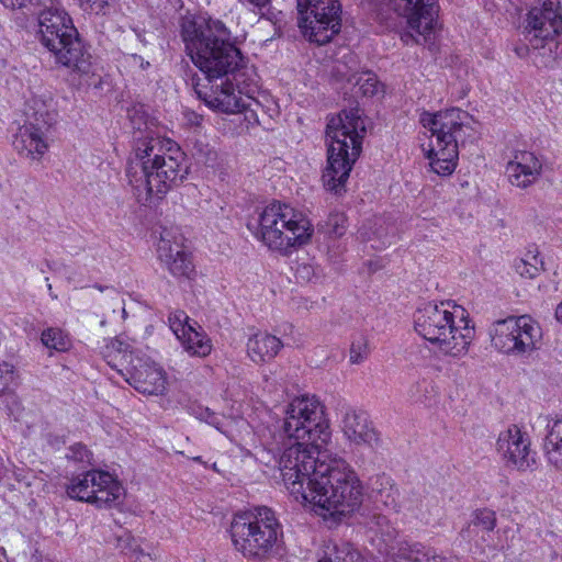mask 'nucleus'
<instances>
[{"instance_id": "f257e3e1", "label": "nucleus", "mask_w": 562, "mask_h": 562, "mask_svg": "<svg viewBox=\"0 0 562 562\" xmlns=\"http://www.w3.org/2000/svg\"><path fill=\"white\" fill-rule=\"evenodd\" d=\"M181 38L192 63L205 76V85L195 74L191 78L196 97L210 109L223 113L245 112L249 123H258L257 113L251 109L257 101L240 87L244 58L232 42L231 30L211 16H186L181 22Z\"/></svg>"}, {"instance_id": "f03ea898", "label": "nucleus", "mask_w": 562, "mask_h": 562, "mask_svg": "<svg viewBox=\"0 0 562 562\" xmlns=\"http://www.w3.org/2000/svg\"><path fill=\"white\" fill-rule=\"evenodd\" d=\"M278 469L289 493L311 504L313 512L335 521L362 504L363 486L355 470L341 458L322 451L318 442H285Z\"/></svg>"}, {"instance_id": "7ed1b4c3", "label": "nucleus", "mask_w": 562, "mask_h": 562, "mask_svg": "<svg viewBox=\"0 0 562 562\" xmlns=\"http://www.w3.org/2000/svg\"><path fill=\"white\" fill-rule=\"evenodd\" d=\"M188 175L186 155L171 139L145 137L138 139L134 158L126 169L134 195L142 204L160 200Z\"/></svg>"}, {"instance_id": "20e7f679", "label": "nucleus", "mask_w": 562, "mask_h": 562, "mask_svg": "<svg viewBox=\"0 0 562 562\" xmlns=\"http://www.w3.org/2000/svg\"><path fill=\"white\" fill-rule=\"evenodd\" d=\"M467 311L456 303L428 302L414 314L415 330L446 356L459 358L468 352L474 337Z\"/></svg>"}, {"instance_id": "39448f33", "label": "nucleus", "mask_w": 562, "mask_h": 562, "mask_svg": "<svg viewBox=\"0 0 562 562\" xmlns=\"http://www.w3.org/2000/svg\"><path fill=\"white\" fill-rule=\"evenodd\" d=\"M364 135L366 126L359 109L344 110L337 117L329 120L326 128L327 167L322 177L327 190L336 194L342 191L360 156Z\"/></svg>"}, {"instance_id": "423d86ee", "label": "nucleus", "mask_w": 562, "mask_h": 562, "mask_svg": "<svg viewBox=\"0 0 562 562\" xmlns=\"http://www.w3.org/2000/svg\"><path fill=\"white\" fill-rule=\"evenodd\" d=\"M313 232V225L301 211L273 202L260 213L256 236L270 249L288 252L307 244Z\"/></svg>"}, {"instance_id": "0eeeda50", "label": "nucleus", "mask_w": 562, "mask_h": 562, "mask_svg": "<svg viewBox=\"0 0 562 562\" xmlns=\"http://www.w3.org/2000/svg\"><path fill=\"white\" fill-rule=\"evenodd\" d=\"M282 437L288 442H318L326 445L331 436L324 406L314 396L295 397L285 409L281 425Z\"/></svg>"}, {"instance_id": "6e6552de", "label": "nucleus", "mask_w": 562, "mask_h": 562, "mask_svg": "<svg viewBox=\"0 0 562 562\" xmlns=\"http://www.w3.org/2000/svg\"><path fill=\"white\" fill-rule=\"evenodd\" d=\"M492 346L507 356L524 357L538 349L542 337L539 324L529 315L509 316L490 328Z\"/></svg>"}, {"instance_id": "1a4fd4ad", "label": "nucleus", "mask_w": 562, "mask_h": 562, "mask_svg": "<svg viewBox=\"0 0 562 562\" xmlns=\"http://www.w3.org/2000/svg\"><path fill=\"white\" fill-rule=\"evenodd\" d=\"M299 26L303 35L317 45L327 44L341 29L338 0H296Z\"/></svg>"}, {"instance_id": "9d476101", "label": "nucleus", "mask_w": 562, "mask_h": 562, "mask_svg": "<svg viewBox=\"0 0 562 562\" xmlns=\"http://www.w3.org/2000/svg\"><path fill=\"white\" fill-rule=\"evenodd\" d=\"M532 49L547 58L546 64L559 57L560 43L555 40L562 33V14L559 0H546L540 8H532L525 27Z\"/></svg>"}, {"instance_id": "9b49d317", "label": "nucleus", "mask_w": 562, "mask_h": 562, "mask_svg": "<svg viewBox=\"0 0 562 562\" xmlns=\"http://www.w3.org/2000/svg\"><path fill=\"white\" fill-rule=\"evenodd\" d=\"M66 493L70 498L97 508H112L121 503L124 488L109 472L92 470L72 477Z\"/></svg>"}, {"instance_id": "f8f14e48", "label": "nucleus", "mask_w": 562, "mask_h": 562, "mask_svg": "<svg viewBox=\"0 0 562 562\" xmlns=\"http://www.w3.org/2000/svg\"><path fill=\"white\" fill-rule=\"evenodd\" d=\"M387 7L406 20L400 33L405 45H423L434 32L439 7L436 0H387Z\"/></svg>"}, {"instance_id": "ddd939ff", "label": "nucleus", "mask_w": 562, "mask_h": 562, "mask_svg": "<svg viewBox=\"0 0 562 562\" xmlns=\"http://www.w3.org/2000/svg\"><path fill=\"white\" fill-rule=\"evenodd\" d=\"M469 120V114L457 108L436 113L424 112L419 119L422 125L436 136L437 146L458 150L474 137L475 132Z\"/></svg>"}, {"instance_id": "4468645a", "label": "nucleus", "mask_w": 562, "mask_h": 562, "mask_svg": "<svg viewBox=\"0 0 562 562\" xmlns=\"http://www.w3.org/2000/svg\"><path fill=\"white\" fill-rule=\"evenodd\" d=\"M496 452L507 468L517 471L536 468L537 452L531 449L530 437L517 425H512L499 432L496 440Z\"/></svg>"}, {"instance_id": "2eb2a0df", "label": "nucleus", "mask_w": 562, "mask_h": 562, "mask_svg": "<svg viewBox=\"0 0 562 562\" xmlns=\"http://www.w3.org/2000/svg\"><path fill=\"white\" fill-rule=\"evenodd\" d=\"M158 258L176 278L190 279L195 270L191 255L183 246V237L178 229L164 228L157 246Z\"/></svg>"}, {"instance_id": "dca6fc26", "label": "nucleus", "mask_w": 562, "mask_h": 562, "mask_svg": "<svg viewBox=\"0 0 562 562\" xmlns=\"http://www.w3.org/2000/svg\"><path fill=\"white\" fill-rule=\"evenodd\" d=\"M52 44L56 49H47L57 64L71 68L80 74H88L91 67V55L79 38L77 29L74 32L56 31Z\"/></svg>"}, {"instance_id": "f3484780", "label": "nucleus", "mask_w": 562, "mask_h": 562, "mask_svg": "<svg viewBox=\"0 0 562 562\" xmlns=\"http://www.w3.org/2000/svg\"><path fill=\"white\" fill-rule=\"evenodd\" d=\"M282 536V526L276 513L266 506L255 507V539L260 547L256 552V561L267 560L277 554Z\"/></svg>"}, {"instance_id": "a211bd4d", "label": "nucleus", "mask_w": 562, "mask_h": 562, "mask_svg": "<svg viewBox=\"0 0 562 562\" xmlns=\"http://www.w3.org/2000/svg\"><path fill=\"white\" fill-rule=\"evenodd\" d=\"M131 367L125 368L123 376L136 391L148 395H159L166 390V375L164 370L154 362L136 359L130 361Z\"/></svg>"}, {"instance_id": "6ab92c4d", "label": "nucleus", "mask_w": 562, "mask_h": 562, "mask_svg": "<svg viewBox=\"0 0 562 562\" xmlns=\"http://www.w3.org/2000/svg\"><path fill=\"white\" fill-rule=\"evenodd\" d=\"M340 427L346 439L355 445L375 448L380 443L379 434L364 411L344 407Z\"/></svg>"}, {"instance_id": "aec40b11", "label": "nucleus", "mask_w": 562, "mask_h": 562, "mask_svg": "<svg viewBox=\"0 0 562 562\" xmlns=\"http://www.w3.org/2000/svg\"><path fill=\"white\" fill-rule=\"evenodd\" d=\"M37 38L46 49H56L52 44L56 31L74 32V23L59 0H49L38 12Z\"/></svg>"}, {"instance_id": "412c9836", "label": "nucleus", "mask_w": 562, "mask_h": 562, "mask_svg": "<svg viewBox=\"0 0 562 562\" xmlns=\"http://www.w3.org/2000/svg\"><path fill=\"white\" fill-rule=\"evenodd\" d=\"M542 173L541 160L531 151H516L506 165V175L512 186L527 189L536 183Z\"/></svg>"}, {"instance_id": "4be33fe9", "label": "nucleus", "mask_w": 562, "mask_h": 562, "mask_svg": "<svg viewBox=\"0 0 562 562\" xmlns=\"http://www.w3.org/2000/svg\"><path fill=\"white\" fill-rule=\"evenodd\" d=\"M49 130L24 122L13 137V148L16 153L32 160H40L48 149L47 132Z\"/></svg>"}, {"instance_id": "5701e85b", "label": "nucleus", "mask_w": 562, "mask_h": 562, "mask_svg": "<svg viewBox=\"0 0 562 562\" xmlns=\"http://www.w3.org/2000/svg\"><path fill=\"white\" fill-rule=\"evenodd\" d=\"M231 537L235 549L246 559L256 561L259 546L255 539V508L236 514L231 522Z\"/></svg>"}, {"instance_id": "b1692460", "label": "nucleus", "mask_w": 562, "mask_h": 562, "mask_svg": "<svg viewBox=\"0 0 562 562\" xmlns=\"http://www.w3.org/2000/svg\"><path fill=\"white\" fill-rule=\"evenodd\" d=\"M385 553L404 562H443V557L435 549L405 538H395L386 544Z\"/></svg>"}, {"instance_id": "393cba45", "label": "nucleus", "mask_w": 562, "mask_h": 562, "mask_svg": "<svg viewBox=\"0 0 562 562\" xmlns=\"http://www.w3.org/2000/svg\"><path fill=\"white\" fill-rule=\"evenodd\" d=\"M25 121L49 130L56 123L57 112L52 94L47 91L34 93L25 104Z\"/></svg>"}, {"instance_id": "a878e982", "label": "nucleus", "mask_w": 562, "mask_h": 562, "mask_svg": "<svg viewBox=\"0 0 562 562\" xmlns=\"http://www.w3.org/2000/svg\"><path fill=\"white\" fill-rule=\"evenodd\" d=\"M282 347L281 340L268 333H257L247 342V352L256 363L268 362L273 359Z\"/></svg>"}, {"instance_id": "bb28decb", "label": "nucleus", "mask_w": 562, "mask_h": 562, "mask_svg": "<svg viewBox=\"0 0 562 562\" xmlns=\"http://www.w3.org/2000/svg\"><path fill=\"white\" fill-rule=\"evenodd\" d=\"M317 562H370L348 542H326L318 553Z\"/></svg>"}, {"instance_id": "cd10ccee", "label": "nucleus", "mask_w": 562, "mask_h": 562, "mask_svg": "<svg viewBox=\"0 0 562 562\" xmlns=\"http://www.w3.org/2000/svg\"><path fill=\"white\" fill-rule=\"evenodd\" d=\"M543 449L550 464L562 467V418L548 422Z\"/></svg>"}, {"instance_id": "c85d7f7f", "label": "nucleus", "mask_w": 562, "mask_h": 562, "mask_svg": "<svg viewBox=\"0 0 562 562\" xmlns=\"http://www.w3.org/2000/svg\"><path fill=\"white\" fill-rule=\"evenodd\" d=\"M198 330L194 326L187 328V334L179 340L183 349L193 357L204 358L212 351V341L206 333L199 326Z\"/></svg>"}, {"instance_id": "c756f323", "label": "nucleus", "mask_w": 562, "mask_h": 562, "mask_svg": "<svg viewBox=\"0 0 562 562\" xmlns=\"http://www.w3.org/2000/svg\"><path fill=\"white\" fill-rule=\"evenodd\" d=\"M496 526V515L495 512L487 508L476 509L472 514V519L469 525L463 528L460 532V536L468 541L473 540L477 533L479 529L482 531H492Z\"/></svg>"}, {"instance_id": "7c9ffc66", "label": "nucleus", "mask_w": 562, "mask_h": 562, "mask_svg": "<svg viewBox=\"0 0 562 562\" xmlns=\"http://www.w3.org/2000/svg\"><path fill=\"white\" fill-rule=\"evenodd\" d=\"M458 156V149L441 146H438L436 153L431 149L428 154L431 169L439 176H449L454 171Z\"/></svg>"}, {"instance_id": "2f4dec72", "label": "nucleus", "mask_w": 562, "mask_h": 562, "mask_svg": "<svg viewBox=\"0 0 562 562\" xmlns=\"http://www.w3.org/2000/svg\"><path fill=\"white\" fill-rule=\"evenodd\" d=\"M106 357H110L113 353H117L120 357L119 361L113 363L112 361H109V364L116 369L122 375L125 373V368L131 367L130 361L136 363V359L138 358L134 356L132 345L122 337L112 339L111 342L106 346Z\"/></svg>"}, {"instance_id": "473e14b6", "label": "nucleus", "mask_w": 562, "mask_h": 562, "mask_svg": "<svg viewBox=\"0 0 562 562\" xmlns=\"http://www.w3.org/2000/svg\"><path fill=\"white\" fill-rule=\"evenodd\" d=\"M41 342L50 351L65 352L71 348L69 335L59 327H47L41 334Z\"/></svg>"}, {"instance_id": "72a5a7b5", "label": "nucleus", "mask_w": 562, "mask_h": 562, "mask_svg": "<svg viewBox=\"0 0 562 562\" xmlns=\"http://www.w3.org/2000/svg\"><path fill=\"white\" fill-rule=\"evenodd\" d=\"M358 72V60L351 53L344 55L340 60H337L333 69V75L337 80H345L349 83L353 81Z\"/></svg>"}, {"instance_id": "f704fd0d", "label": "nucleus", "mask_w": 562, "mask_h": 562, "mask_svg": "<svg viewBox=\"0 0 562 562\" xmlns=\"http://www.w3.org/2000/svg\"><path fill=\"white\" fill-rule=\"evenodd\" d=\"M351 83L358 88L355 93H360L363 97H373L378 94L382 88L376 75L369 70L358 72Z\"/></svg>"}, {"instance_id": "c9c22d12", "label": "nucleus", "mask_w": 562, "mask_h": 562, "mask_svg": "<svg viewBox=\"0 0 562 562\" xmlns=\"http://www.w3.org/2000/svg\"><path fill=\"white\" fill-rule=\"evenodd\" d=\"M514 267L519 276L532 279L543 269V261L538 254L528 251L525 258L515 261Z\"/></svg>"}, {"instance_id": "e433bc0d", "label": "nucleus", "mask_w": 562, "mask_h": 562, "mask_svg": "<svg viewBox=\"0 0 562 562\" xmlns=\"http://www.w3.org/2000/svg\"><path fill=\"white\" fill-rule=\"evenodd\" d=\"M191 415H193L196 419L205 422L210 426H213L218 431L225 434V430L223 428V417L212 412L210 408L203 406H193L191 407Z\"/></svg>"}, {"instance_id": "4c0bfd02", "label": "nucleus", "mask_w": 562, "mask_h": 562, "mask_svg": "<svg viewBox=\"0 0 562 562\" xmlns=\"http://www.w3.org/2000/svg\"><path fill=\"white\" fill-rule=\"evenodd\" d=\"M169 327L178 339L187 334V328H192L190 317L183 311L171 312L168 316Z\"/></svg>"}, {"instance_id": "58836bf2", "label": "nucleus", "mask_w": 562, "mask_h": 562, "mask_svg": "<svg viewBox=\"0 0 562 562\" xmlns=\"http://www.w3.org/2000/svg\"><path fill=\"white\" fill-rule=\"evenodd\" d=\"M347 218L344 213L334 212L330 213L325 222L326 233L341 237L346 233Z\"/></svg>"}, {"instance_id": "ea45409f", "label": "nucleus", "mask_w": 562, "mask_h": 562, "mask_svg": "<svg viewBox=\"0 0 562 562\" xmlns=\"http://www.w3.org/2000/svg\"><path fill=\"white\" fill-rule=\"evenodd\" d=\"M432 391L431 382L423 379L411 386L409 396L415 402L425 403L430 397Z\"/></svg>"}, {"instance_id": "a19ab883", "label": "nucleus", "mask_w": 562, "mask_h": 562, "mask_svg": "<svg viewBox=\"0 0 562 562\" xmlns=\"http://www.w3.org/2000/svg\"><path fill=\"white\" fill-rule=\"evenodd\" d=\"M194 153L193 155L199 161H202L206 165L213 164L216 160L217 154L216 151L206 144H202L201 142H196L194 144Z\"/></svg>"}, {"instance_id": "79ce46f5", "label": "nucleus", "mask_w": 562, "mask_h": 562, "mask_svg": "<svg viewBox=\"0 0 562 562\" xmlns=\"http://www.w3.org/2000/svg\"><path fill=\"white\" fill-rule=\"evenodd\" d=\"M90 456H91V453L88 450V448L80 442L70 446L68 448V453L66 454V457L69 460H72L75 462H81V463H89Z\"/></svg>"}, {"instance_id": "37998d69", "label": "nucleus", "mask_w": 562, "mask_h": 562, "mask_svg": "<svg viewBox=\"0 0 562 562\" xmlns=\"http://www.w3.org/2000/svg\"><path fill=\"white\" fill-rule=\"evenodd\" d=\"M280 454L274 448L263 447L256 452V458L268 467H278Z\"/></svg>"}, {"instance_id": "c03bdc74", "label": "nucleus", "mask_w": 562, "mask_h": 562, "mask_svg": "<svg viewBox=\"0 0 562 562\" xmlns=\"http://www.w3.org/2000/svg\"><path fill=\"white\" fill-rule=\"evenodd\" d=\"M14 368L12 364L3 362L0 364V395L3 394L13 382Z\"/></svg>"}, {"instance_id": "a18cd8bd", "label": "nucleus", "mask_w": 562, "mask_h": 562, "mask_svg": "<svg viewBox=\"0 0 562 562\" xmlns=\"http://www.w3.org/2000/svg\"><path fill=\"white\" fill-rule=\"evenodd\" d=\"M368 356V347L364 340L353 341L350 347L351 363L359 364Z\"/></svg>"}, {"instance_id": "49530a36", "label": "nucleus", "mask_w": 562, "mask_h": 562, "mask_svg": "<svg viewBox=\"0 0 562 562\" xmlns=\"http://www.w3.org/2000/svg\"><path fill=\"white\" fill-rule=\"evenodd\" d=\"M81 5H85V10H90L97 14L105 13V9L109 5L108 0H78Z\"/></svg>"}, {"instance_id": "de8ad7c7", "label": "nucleus", "mask_w": 562, "mask_h": 562, "mask_svg": "<svg viewBox=\"0 0 562 562\" xmlns=\"http://www.w3.org/2000/svg\"><path fill=\"white\" fill-rule=\"evenodd\" d=\"M0 2L5 7L12 10L21 9L26 7L30 0H0Z\"/></svg>"}, {"instance_id": "09e8293b", "label": "nucleus", "mask_w": 562, "mask_h": 562, "mask_svg": "<svg viewBox=\"0 0 562 562\" xmlns=\"http://www.w3.org/2000/svg\"><path fill=\"white\" fill-rule=\"evenodd\" d=\"M243 3H247L249 5H251L254 9L255 8H258V9H261L262 7H265L269 0H240Z\"/></svg>"}, {"instance_id": "8fccbe9b", "label": "nucleus", "mask_w": 562, "mask_h": 562, "mask_svg": "<svg viewBox=\"0 0 562 562\" xmlns=\"http://www.w3.org/2000/svg\"><path fill=\"white\" fill-rule=\"evenodd\" d=\"M555 318L560 324H562V302L555 308Z\"/></svg>"}, {"instance_id": "3c124183", "label": "nucleus", "mask_w": 562, "mask_h": 562, "mask_svg": "<svg viewBox=\"0 0 562 562\" xmlns=\"http://www.w3.org/2000/svg\"><path fill=\"white\" fill-rule=\"evenodd\" d=\"M133 58H134V60H139V63H140V67H142L143 69H146V68H148V67H149V61H145L140 56H138V55H133Z\"/></svg>"}, {"instance_id": "603ef678", "label": "nucleus", "mask_w": 562, "mask_h": 562, "mask_svg": "<svg viewBox=\"0 0 562 562\" xmlns=\"http://www.w3.org/2000/svg\"><path fill=\"white\" fill-rule=\"evenodd\" d=\"M390 244H391V240H389V239H387V240L383 239V240H380V241H379V245H374V244H372V245H371V247H372V248H375V249H381V248H383V247H385L386 245H390Z\"/></svg>"}, {"instance_id": "864d4df0", "label": "nucleus", "mask_w": 562, "mask_h": 562, "mask_svg": "<svg viewBox=\"0 0 562 562\" xmlns=\"http://www.w3.org/2000/svg\"><path fill=\"white\" fill-rule=\"evenodd\" d=\"M46 282H47V290L49 292V295L53 297V299H57V295L53 294V289H52V284L48 282V278L45 279Z\"/></svg>"}, {"instance_id": "5fc2aeb1", "label": "nucleus", "mask_w": 562, "mask_h": 562, "mask_svg": "<svg viewBox=\"0 0 562 562\" xmlns=\"http://www.w3.org/2000/svg\"><path fill=\"white\" fill-rule=\"evenodd\" d=\"M383 522H386V518L385 517H383V516L376 517V524L378 525H382Z\"/></svg>"}, {"instance_id": "6e6d98bb", "label": "nucleus", "mask_w": 562, "mask_h": 562, "mask_svg": "<svg viewBox=\"0 0 562 562\" xmlns=\"http://www.w3.org/2000/svg\"><path fill=\"white\" fill-rule=\"evenodd\" d=\"M362 237L367 238L368 240H372V237L371 236H367L366 233L361 232L360 233Z\"/></svg>"}, {"instance_id": "4d7b16f0", "label": "nucleus", "mask_w": 562, "mask_h": 562, "mask_svg": "<svg viewBox=\"0 0 562 562\" xmlns=\"http://www.w3.org/2000/svg\"><path fill=\"white\" fill-rule=\"evenodd\" d=\"M373 234L376 235L379 239L382 237V235L378 232H374Z\"/></svg>"}, {"instance_id": "13d9d810", "label": "nucleus", "mask_w": 562, "mask_h": 562, "mask_svg": "<svg viewBox=\"0 0 562 562\" xmlns=\"http://www.w3.org/2000/svg\"><path fill=\"white\" fill-rule=\"evenodd\" d=\"M95 288L100 291H103V288L101 285H95Z\"/></svg>"}, {"instance_id": "bf43d9fd", "label": "nucleus", "mask_w": 562, "mask_h": 562, "mask_svg": "<svg viewBox=\"0 0 562 562\" xmlns=\"http://www.w3.org/2000/svg\"><path fill=\"white\" fill-rule=\"evenodd\" d=\"M195 461H200L201 460V457H196L194 458Z\"/></svg>"}]
</instances>
